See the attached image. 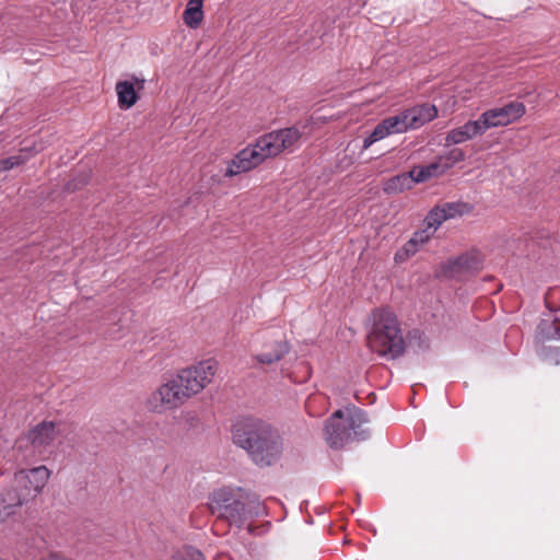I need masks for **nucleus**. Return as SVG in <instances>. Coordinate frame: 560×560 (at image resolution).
Here are the masks:
<instances>
[{
  "instance_id": "nucleus-4",
  "label": "nucleus",
  "mask_w": 560,
  "mask_h": 560,
  "mask_svg": "<svg viewBox=\"0 0 560 560\" xmlns=\"http://www.w3.org/2000/svg\"><path fill=\"white\" fill-rule=\"evenodd\" d=\"M51 471L46 466L21 469L14 474V488L0 497V521L13 515L16 509L34 500L46 487Z\"/></svg>"
},
{
  "instance_id": "nucleus-15",
  "label": "nucleus",
  "mask_w": 560,
  "mask_h": 560,
  "mask_svg": "<svg viewBox=\"0 0 560 560\" xmlns=\"http://www.w3.org/2000/svg\"><path fill=\"white\" fill-rule=\"evenodd\" d=\"M465 206L456 202H445L434 207L424 218V224L434 232L448 219L455 218L463 213Z\"/></svg>"
},
{
  "instance_id": "nucleus-23",
  "label": "nucleus",
  "mask_w": 560,
  "mask_h": 560,
  "mask_svg": "<svg viewBox=\"0 0 560 560\" xmlns=\"http://www.w3.org/2000/svg\"><path fill=\"white\" fill-rule=\"evenodd\" d=\"M434 234L435 232L423 223L422 229L416 231L411 237L422 247Z\"/></svg>"
},
{
  "instance_id": "nucleus-13",
  "label": "nucleus",
  "mask_w": 560,
  "mask_h": 560,
  "mask_svg": "<svg viewBox=\"0 0 560 560\" xmlns=\"http://www.w3.org/2000/svg\"><path fill=\"white\" fill-rule=\"evenodd\" d=\"M145 80L131 75L129 80L118 81L115 90L118 97V105L121 109L131 108L138 101L137 91L144 89Z\"/></svg>"
},
{
  "instance_id": "nucleus-16",
  "label": "nucleus",
  "mask_w": 560,
  "mask_h": 560,
  "mask_svg": "<svg viewBox=\"0 0 560 560\" xmlns=\"http://www.w3.org/2000/svg\"><path fill=\"white\" fill-rule=\"evenodd\" d=\"M415 184L417 183L412 171H410L408 173H401L387 179L384 184L383 190L389 195L400 194L405 190L411 189Z\"/></svg>"
},
{
  "instance_id": "nucleus-1",
  "label": "nucleus",
  "mask_w": 560,
  "mask_h": 560,
  "mask_svg": "<svg viewBox=\"0 0 560 560\" xmlns=\"http://www.w3.org/2000/svg\"><path fill=\"white\" fill-rule=\"evenodd\" d=\"M218 368L219 364L214 359H208L182 369L148 396L147 409L155 413L178 409L213 381Z\"/></svg>"
},
{
  "instance_id": "nucleus-11",
  "label": "nucleus",
  "mask_w": 560,
  "mask_h": 560,
  "mask_svg": "<svg viewBox=\"0 0 560 560\" xmlns=\"http://www.w3.org/2000/svg\"><path fill=\"white\" fill-rule=\"evenodd\" d=\"M483 267V257L478 250L465 253L442 262L435 272L439 278L462 280Z\"/></svg>"
},
{
  "instance_id": "nucleus-6",
  "label": "nucleus",
  "mask_w": 560,
  "mask_h": 560,
  "mask_svg": "<svg viewBox=\"0 0 560 560\" xmlns=\"http://www.w3.org/2000/svg\"><path fill=\"white\" fill-rule=\"evenodd\" d=\"M438 115L434 105L422 104L405 109L401 113L387 117L377 124L372 132L363 140V149H369L373 143L388 136L404 133L410 129H418L431 121Z\"/></svg>"
},
{
  "instance_id": "nucleus-20",
  "label": "nucleus",
  "mask_w": 560,
  "mask_h": 560,
  "mask_svg": "<svg viewBox=\"0 0 560 560\" xmlns=\"http://www.w3.org/2000/svg\"><path fill=\"white\" fill-rule=\"evenodd\" d=\"M203 20L202 10L186 8L183 13L184 23L190 28H197Z\"/></svg>"
},
{
  "instance_id": "nucleus-8",
  "label": "nucleus",
  "mask_w": 560,
  "mask_h": 560,
  "mask_svg": "<svg viewBox=\"0 0 560 560\" xmlns=\"http://www.w3.org/2000/svg\"><path fill=\"white\" fill-rule=\"evenodd\" d=\"M60 434V423L43 421L16 439L13 452L19 464H32L45 458L56 438Z\"/></svg>"
},
{
  "instance_id": "nucleus-2",
  "label": "nucleus",
  "mask_w": 560,
  "mask_h": 560,
  "mask_svg": "<svg viewBox=\"0 0 560 560\" xmlns=\"http://www.w3.org/2000/svg\"><path fill=\"white\" fill-rule=\"evenodd\" d=\"M301 135L296 128H284L259 137L254 144L241 150L229 163L224 175L236 176L249 172L267 159L275 158L290 150L299 141Z\"/></svg>"
},
{
  "instance_id": "nucleus-22",
  "label": "nucleus",
  "mask_w": 560,
  "mask_h": 560,
  "mask_svg": "<svg viewBox=\"0 0 560 560\" xmlns=\"http://www.w3.org/2000/svg\"><path fill=\"white\" fill-rule=\"evenodd\" d=\"M27 158L23 155H13L7 159L0 160V172L10 171L18 167L26 162Z\"/></svg>"
},
{
  "instance_id": "nucleus-9",
  "label": "nucleus",
  "mask_w": 560,
  "mask_h": 560,
  "mask_svg": "<svg viewBox=\"0 0 560 560\" xmlns=\"http://www.w3.org/2000/svg\"><path fill=\"white\" fill-rule=\"evenodd\" d=\"M252 348L255 351L254 360L264 365L280 361L290 351V346L279 328L258 331L253 338Z\"/></svg>"
},
{
  "instance_id": "nucleus-7",
  "label": "nucleus",
  "mask_w": 560,
  "mask_h": 560,
  "mask_svg": "<svg viewBox=\"0 0 560 560\" xmlns=\"http://www.w3.org/2000/svg\"><path fill=\"white\" fill-rule=\"evenodd\" d=\"M368 421L365 413L355 407L335 411L325 425V440L332 448H341L352 441H362L368 432L362 424Z\"/></svg>"
},
{
  "instance_id": "nucleus-18",
  "label": "nucleus",
  "mask_w": 560,
  "mask_h": 560,
  "mask_svg": "<svg viewBox=\"0 0 560 560\" xmlns=\"http://www.w3.org/2000/svg\"><path fill=\"white\" fill-rule=\"evenodd\" d=\"M421 246L412 238L404 244V246L398 249L395 254V261L396 262H404L407 259H409L411 256H413Z\"/></svg>"
},
{
  "instance_id": "nucleus-3",
  "label": "nucleus",
  "mask_w": 560,
  "mask_h": 560,
  "mask_svg": "<svg viewBox=\"0 0 560 560\" xmlns=\"http://www.w3.org/2000/svg\"><path fill=\"white\" fill-rule=\"evenodd\" d=\"M233 441L247 451L259 466H270L281 453V441L277 430L256 419L238 422L233 429Z\"/></svg>"
},
{
  "instance_id": "nucleus-10",
  "label": "nucleus",
  "mask_w": 560,
  "mask_h": 560,
  "mask_svg": "<svg viewBox=\"0 0 560 560\" xmlns=\"http://www.w3.org/2000/svg\"><path fill=\"white\" fill-rule=\"evenodd\" d=\"M209 509L218 518L242 527L248 518L245 504L230 489H219L211 495Z\"/></svg>"
},
{
  "instance_id": "nucleus-21",
  "label": "nucleus",
  "mask_w": 560,
  "mask_h": 560,
  "mask_svg": "<svg viewBox=\"0 0 560 560\" xmlns=\"http://www.w3.org/2000/svg\"><path fill=\"white\" fill-rule=\"evenodd\" d=\"M173 560H205L202 553L192 547H186L183 550L178 551Z\"/></svg>"
},
{
  "instance_id": "nucleus-5",
  "label": "nucleus",
  "mask_w": 560,
  "mask_h": 560,
  "mask_svg": "<svg viewBox=\"0 0 560 560\" xmlns=\"http://www.w3.org/2000/svg\"><path fill=\"white\" fill-rule=\"evenodd\" d=\"M371 320L368 336L371 350L388 359L402 354L405 342L396 315L388 308H380L372 313Z\"/></svg>"
},
{
  "instance_id": "nucleus-19",
  "label": "nucleus",
  "mask_w": 560,
  "mask_h": 560,
  "mask_svg": "<svg viewBox=\"0 0 560 560\" xmlns=\"http://www.w3.org/2000/svg\"><path fill=\"white\" fill-rule=\"evenodd\" d=\"M439 159L443 160V167L447 171L456 163L465 160V152L459 148H453L446 154L439 156Z\"/></svg>"
},
{
  "instance_id": "nucleus-25",
  "label": "nucleus",
  "mask_w": 560,
  "mask_h": 560,
  "mask_svg": "<svg viewBox=\"0 0 560 560\" xmlns=\"http://www.w3.org/2000/svg\"><path fill=\"white\" fill-rule=\"evenodd\" d=\"M203 0H188L186 8L202 10Z\"/></svg>"
},
{
  "instance_id": "nucleus-24",
  "label": "nucleus",
  "mask_w": 560,
  "mask_h": 560,
  "mask_svg": "<svg viewBox=\"0 0 560 560\" xmlns=\"http://www.w3.org/2000/svg\"><path fill=\"white\" fill-rule=\"evenodd\" d=\"M327 402V398L323 395H314V396H310L308 399L306 400L305 402V408L308 412V415L313 416V417H317L319 416L322 412L320 411H316L314 409V406L316 404H323V405H326Z\"/></svg>"
},
{
  "instance_id": "nucleus-12",
  "label": "nucleus",
  "mask_w": 560,
  "mask_h": 560,
  "mask_svg": "<svg viewBox=\"0 0 560 560\" xmlns=\"http://www.w3.org/2000/svg\"><path fill=\"white\" fill-rule=\"evenodd\" d=\"M525 114V106L520 102H511L503 107L483 112L480 117L486 130L508 126Z\"/></svg>"
},
{
  "instance_id": "nucleus-14",
  "label": "nucleus",
  "mask_w": 560,
  "mask_h": 560,
  "mask_svg": "<svg viewBox=\"0 0 560 560\" xmlns=\"http://www.w3.org/2000/svg\"><path fill=\"white\" fill-rule=\"evenodd\" d=\"M485 125L479 116L476 120H468L463 126L451 129L445 137V145H455L471 140L486 132Z\"/></svg>"
},
{
  "instance_id": "nucleus-17",
  "label": "nucleus",
  "mask_w": 560,
  "mask_h": 560,
  "mask_svg": "<svg viewBox=\"0 0 560 560\" xmlns=\"http://www.w3.org/2000/svg\"><path fill=\"white\" fill-rule=\"evenodd\" d=\"M411 171L416 183L427 182L446 172L443 167V160H440L439 158L427 165L415 166Z\"/></svg>"
}]
</instances>
